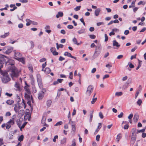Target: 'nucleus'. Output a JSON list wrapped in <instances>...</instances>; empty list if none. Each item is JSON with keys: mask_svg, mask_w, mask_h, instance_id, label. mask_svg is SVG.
I'll return each instance as SVG.
<instances>
[{"mask_svg": "<svg viewBox=\"0 0 146 146\" xmlns=\"http://www.w3.org/2000/svg\"><path fill=\"white\" fill-rule=\"evenodd\" d=\"M81 6H77L74 8V10L76 11H78L80 10Z\"/></svg>", "mask_w": 146, "mask_h": 146, "instance_id": "nucleus-41", "label": "nucleus"}, {"mask_svg": "<svg viewBox=\"0 0 146 146\" xmlns=\"http://www.w3.org/2000/svg\"><path fill=\"white\" fill-rule=\"evenodd\" d=\"M100 137V136L99 135H96V139L97 141H99Z\"/></svg>", "mask_w": 146, "mask_h": 146, "instance_id": "nucleus-53", "label": "nucleus"}, {"mask_svg": "<svg viewBox=\"0 0 146 146\" xmlns=\"http://www.w3.org/2000/svg\"><path fill=\"white\" fill-rule=\"evenodd\" d=\"M58 135H56L54 137V138L53 139V141L54 142H56V139H58Z\"/></svg>", "mask_w": 146, "mask_h": 146, "instance_id": "nucleus-62", "label": "nucleus"}, {"mask_svg": "<svg viewBox=\"0 0 146 146\" xmlns=\"http://www.w3.org/2000/svg\"><path fill=\"white\" fill-rule=\"evenodd\" d=\"M9 34V32L7 33H5V34L3 35H1L0 37L1 38H5L6 37L8 36Z\"/></svg>", "mask_w": 146, "mask_h": 146, "instance_id": "nucleus-33", "label": "nucleus"}, {"mask_svg": "<svg viewBox=\"0 0 146 146\" xmlns=\"http://www.w3.org/2000/svg\"><path fill=\"white\" fill-rule=\"evenodd\" d=\"M63 123V122L62 121H60L57 122L55 125L54 126H57L60 125H62Z\"/></svg>", "mask_w": 146, "mask_h": 146, "instance_id": "nucleus-42", "label": "nucleus"}, {"mask_svg": "<svg viewBox=\"0 0 146 146\" xmlns=\"http://www.w3.org/2000/svg\"><path fill=\"white\" fill-rule=\"evenodd\" d=\"M136 129L135 128H133L131 129V133H132L131 137H136L137 135L135 134Z\"/></svg>", "mask_w": 146, "mask_h": 146, "instance_id": "nucleus-15", "label": "nucleus"}, {"mask_svg": "<svg viewBox=\"0 0 146 146\" xmlns=\"http://www.w3.org/2000/svg\"><path fill=\"white\" fill-rule=\"evenodd\" d=\"M14 62L13 60L11 58H9L6 62V64L11 65L12 66L11 68V71L10 73L12 79L15 80V78L18 77L19 76V73L20 72L14 66Z\"/></svg>", "mask_w": 146, "mask_h": 146, "instance_id": "nucleus-1", "label": "nucleus"}, {"mask_svg": "<svg viewBox=\"0 0 146 146\" xmlns=\"http://www.w3.org/2000/svg\"><path fill=\"white\" fill-rule=\"evenodd\" d=\"M13 106H14V109L16 113H17L18 112L19 110L20 109V107L19 104H14L13 105Z\"/></svg>", "mask_w": 146, "mask_h": 146, "instance_id": "nucleus-11", "label": "nucleus"}, {"mask_svg": "<svg viewBox=\"0 0 146 146\" xmlns=\"http://www.w3.org/2000/svg\"><path fill=\"white\" fill-rule=\"evenodd\" d=\"M14 118H12L6 123V128L7 129H9L11 125H13L15 123Z\"/></svg>", "mask_w": 146, "mask_h": 146, "instance_id": "nucleus-6", "label": "nucleus"}, {"mask_svg": "<svg viewBox=\"0 0 146 146\" xmlns=\"http://www.w3.org/2000/svg\"><path fill=\"white\" fill-rule=\"evenodd\" d=\"M106 66L107 68H108L109 69H110V68L112 67V65L109 64H108L106 65Z\"/></svg>", "mask_w": 146, "mask_h": 146, "instance_id": "nucleus-52", "label": "nucleus"}, {"mask_svg": "<svg viewBox=\"0 0 146 146\" xmlns=\"http://www.w3.org/2000/svg\"><path fill=\"white\" fill-rule=\"evenodd\" d=\"M13 48L12 47H10L8 48L5 51V53L7 54H9L13 50Z\"/></svg>", "mask_w": 146, "mask_h": 146, "instance_id": "nucleus-26", "label": "nucleus"}, {"mask_svg": "<svg viewBox=\"0 0 146 146\" xmlns=\"http://www.w3.org/2000/svg\"><path fill=\"white\" fill-rule=\"evenodd\" d=\"M4 57L5 56L3 55L0 54V66H3V64L5 62Z\"/></svg>", "mask_w": 146, "mask_h": 146, "instance_id": "nucleus-9", "label": "nucleus"}, {"mask_svg": "<svg viewBox=\"0 0 146 146\" xmlns=\"http://www.w3.org/2000/svg\"><path fill=\"white\" fill-rule=\"evenodd\" d=\"M66 141V138H63L60 141V143L61 144H65Z\"/></svg>", "mask_w": 146, "mask_h": 146, "instance_id": "nucleus-31", "label": "nucleus"}, {"mask_svg": "<svg viewBox=\"0 0 146 146\" xmlns=\"http://www.w3.org/2000/svg\"><path fill=\"white\" fill-rule=\"evenodd\" d=\"M113 45L114 46H116V47H119L120 45L119 44V43L115 40H114L113 42Z\"/></svg>", "mask_w": 146, "mask_h": 146, "instance_id": "nucleus-19", "label": "nucleus"}, {"mask_svg": "<svg viewBox=\"0 0 146 146\" xmlns=\"http://www.w3.org/2000/svg\"><path fill=\"white\" fill-rule=\"evenodd\" d=\"M28 112H27L25 116V117H27V119H28L29 120H30L31 118V114L30 113L29 110H28Z\"/></svg>", "mask_w": 146, "mask_h": 146, "instance_id": "nucleus-17", "label": "nucleus"}, {"mask_svg": "<svg viewBox=\"0 0 146 146\" xmlns=\"http://www.w3.org/2000/svg\"><path fill=\"white\" fill-rule=\"evenodd\" d=\"M104 24V23L103 22H100L97 23V25L98 26H100L101 25H103Z\"/></svg>", "mask_w": 146, "mask_h": 146, "instance_id": "nucleus-56", "label": "nucleus"}, {"mask_svg": "<svg viewBox=\"0 0 146 146\" xmlns=\"http://www.w3.org/2000/svg\"><path fill=\"white\" fill-rule=\"evenodd\" d=\"M94 112V111H92V113H90V122H91L92 120V117H93V114Z\"/></svg>", "mask_w": 146, "mask_h": 146, "instance_id": "nucleus-38", "label": "nucleus"}, {"mask_svg": "<svg viewBox=\"0 0 146 146\" xmlns=\"http://www.w3.org/2000/svg\"><path fill=\"white\" fill-rule=\"evenodd\" d=\"M97 98H93L92 99V100L91 101V104H94L95 102L97 101Z\"/></svg>", "mask_w": 146, "mask_h": 146, "instance_id": "nucleus-39", "label": "nucleus"}, {"mask_svg": "<svg viewBox=\"0 0 146 146\" xmlns=\"http://www.w3.org/2000/svg\"><path fill=\"white\" fill-rule=\"evenodd\" d=\"M23 135H22L18 138V140L20 141L21 142L23 140Z\"/></svg>", "mask_w": 146, "mask_h": 146, "instance_id": "nucleus-43", "label": "nucleus"}, {"mask_svg": "<svg viewBox=\"0 0 146 146\" xmlns=\"http://www.w3.org/2000/svg\"><path fill=\"white\" fill-rule=\"evenodd\" d=\"M23 26V25L22 23H20L18 25V27L19 28H22Z\"/></svg>", "mask_w": 146, "mask_h": 146, "instance_id": "nucleus-64", "label": "nucleus"}, {"mask_svg": "<svg viewBox=\"0 0 146 146\" xmlns=\"http://www.w3.org/2000/svg\"><path fill=\"white\" fill-rule=\"evenodd\" d=\"M145 129H143L140 130H137V132H136L137 134H138L140 132L143 133L145 131Z\"/></svg>", "mask_w": 146, "mask_h": 146, "instance_id": "nucleus-40", "label": "nucleus"}, {"mask_svg": "<svg viewBox=\"0 0 146 146\" xmlns=\"http://www.w3.org/2000/svg\"><path fill=\"white\" fill-rule=\"evenodd\" d=\"M50 69L48 67L46 68L44 70V72L46 74H49L50 72Z\"/></svg>", "mask_w": 146, "mask_h": 146, "instance_id": "nucleus-28", "label": "nucleus"}, {"mask_svg": "<svg viewBox=\"0 0 146 146\" xmlns=\"http://www.w3.org/2000/svg\"><path fill=\"white\" fill-rule=\"evenodd\" d=\"M31 44V48H33L35 46V44L34 42L33 41H31L30 42Z\"/></svg>", "mask_w": 146, "mask_h": 146, "instance_id": "nucleus-48", "label": "nucleus"}, {"mask_svg": "<svg viewBox=\"0 0 146 146\" xmlns=\"http://www.w3.org/2000/svg\"><path fill=\"white\" fill-rule=\"evenodd\" d=\"M25 86L24 88L25 90V91L27 92V94H30V91L29 88V86L27 84L26 82H25Z\"/></svg>", "mask_w": 146, "mask_h": 146, "instance_id": "nucleus-13", "label": "nucleus"}, {"mask_svg": "<svg viewBox=\"0 0 146 146\" xmlns=\"http://www.w3.org/2000/svg\"><path fill=\"white\" fill-rule=\"evenodd\" d=\"M20 15H21V18H20L19 17V16L18 15L17 16L18 18V19L19 20H21V21H23V17L24 15V14L23 13H22V14L20 13Z\"/></svg>", "mask_w": 146, "mask_h": 146, "instance_id": "nucleus-44", "label": "nucleus"}, {"mask_svg": "<svg viewBox=\"0 0 146 146\" xmlns=\"http://www.w3.org/2000/svg\"><path fill=\"white\" fill-rule=\"evenodd\" d=\"M52 103V102L50 100H49L47 101L46 102V105L48 107H49L50 106Z\"/></svg>", "mask_w": 146, "mask_h": 146, "instance_id": "nucleus-35", "label": "nucleus"}, {"mask_svg": "<svg viewBox=\"0 0 146 146\" xmlns=\"http://www.w3.org/2000/svg\"><path fill=\"white\" fill-rule=\"evenodd\" d=\"M142 103V101L140 99H139L138 101L137 102V105L139 106H140Z\"/></svg>", "mask_w": 146, "mask_h": 146, "instance_id": "nucleus-45", "label": "nucleus"}, {"mask_svg": "<svg viewBox=\"0 0 146 146\" xmlns=\"http://www.w3.org/2000/svg\"><path fill=\"white\" fill-rule=\"evenodd\" d=\"M29 94H27V93H25V98L28 100V101L27 102V103L30 106H31L30 104L31 101H32L33 103V98L32 96H31L30 97Z\"/></svg>", "mask_w": 146, "mask_h": 146, "instance_id": "nucleus-4", "label": "nucleus"}, {"mask_svg": "<svg viewBox=\"0 0 146 146\" xmlns=\"http://www.w3.org/2000/svg\"><path fill=\"white\" fill-rule=\"evenodd\" d=\"M69 78L72 79L73 78V73L72 72H71L69 73Z\"/></svg>", "mask_w": 146, "mask_h": 146, "instance_id": "nucleus-51", "label": "nucleus"}, {"mask_svg": "<svg viewBox=\"0 0 146 146\" xmlns=\"http://www.w3.org/2000/svg\"><path fill=\"white\" fill-rule=\"evenodd\" d=\"M5 95L11 97L12 96V94H9L7 92H6L5 93Z\"/></svg>", "mask_w": 146, "mask_h": 146, "instance_id": "nucleus-61", "label": "nucleus"}, {"mask_svg": "<svg viewBox=\"0 0 146 146\" xmlns=\"http://www.w3.org/2000/svg\"><path fill=\"white\" fill-rule=\"evenodd\" d=\"M93 90L94 87L92 86L91 85L89 86L87 89L86 94L89 96H90Z\"/></svg>", "mask_w": 146, "mask_h": 146, "instance_id": "nucleus-7", "label": "nucleus"}, {"mask_svg": "<svg viewBox=\"0 0 146 146\" xmlns=\"http://www.w3.org/2000/svg\"><path fill=\"white\" fill-rule=\"evenodd\" d=\"M131 81L128 82L124 84L123 86V88L124 89H126L129 86V83H131Z\"/></svg>", "mask_w": 146, "mask_h": 146, "instance_id": "nucleus-23", "label": "nucleus"}, {"mask_svg": "<svg viewBox=\"0 0 146 146\" xmlns=\"http://www.w3.org/2000/svg\"><path fill=\"white\" fill-rule=\"evenodd\" d=\"M17 60L21 62L23 64H25V58L24 57H20Z\"/></svg>", "mask_w": 146, "mask_h": 146, "instance_id": "nucleus-25", "label": "nucleus"}, {"mask_svg": "<svg viewBox=\"0 0 146 146\" xmlns=\"http://www.w3.org/2000/svg\"><path fill=\"white\" fill-rule=\"evenodd\" d=\"M27 122H24L22 125L20 127V129L21 131V129H22L27 124Z\"/></svg>", "mask_w": 146, "mask_h": 146, "instance_id": "nucleus-46", "label": "nucleus"}, {"mask_svg": "<svg viewBox=\"0 0 146 146\" xmlns=\"http://www.w3.org/2000/svg\"><path fill=\"white\" fill-rule=\"evenodd\" d=\"M91 39H94L96 38V36L94 35H89Z\"/></svg>", "mask_w": 146, "mask_h": 146, "instance_id": "nucleus-54", "label": "nucleus"}, {"mask_svg": "<svg viewBox=\"0 0 146 146\" xmlns=\"http://www.w3.org/2000/svg\"><path fill=\"white\" fill-rule=\"evenodd\" d=\"M99 116L101 118V119H103L104 117L102 113L101 112H100L99 113Z\"/></svg>", "mask_w": 146, "mask_h": 146, "instance_id": "nucleus-49", "label": "nucleus"}, {"mask_svg": "<svg viewBox=\"0 0 146 146\" xmlns=\"http://www.w3.org/2000/svg\"><path fill=\"white\" fill-rule=\"evenodd\" d=\"M56 48L57 49H58L59 48H62L63 47V44H60L59 45L58 43H56Z\"/></svg>", "mask_w": 146, "mask_h": 146, "instance_id": "nucleus-34", "label": "nucleus"}, {"mask_svg": "<svg viewBox=\"0 0 146 146\" xmlns=\"http://www.w3.org/2000/svg\"><path fill=\"white\" fill-rule=\"evenodd\" d=\"M123 113L122 112L120 113V114L118 115V117L119 118H121L123 116Z\"/></svg>", "mask_w": 146, "mask_h": 146, "instance_id": "nucleus-55", "label": "nucleus"}, {"mask_svg": "<svg viewBox=\"0 0 146 146\" xmlns=\"http://www.w3.org/2000/svg\"><path fill=\"white\" fill-rule=\"evenodd\" d=\"M26 21L27 22V23H26V25L27 26H28L30 25L31 24V20H30L28 19H27L26 20Z\"/></svg>", "mask_w": 146, "mask_h": 146, "instance_id": "nucleus-32", "label": "nucleus"}, {"mask_svg": "<svg viewBox=\"0 0 146 146\" xmlns=\"http://www.w3.org/2000/svg\"><path fill=\"white\" fill-rule=\"evenodd\" d=\"M46 119V117L45 116H43L42 117V120L41 121V123L42 124H43V126H46L47 127H48V125L47 124H46L45 122Z\"/></svg>", "mask_w": 146, "mask_h": 146, "instance_id": "nucleus-16", "label": "nucleus"}, {"mask_svg": "<svg viewBox=\"0 0 146 146\" xmlns=\"http://www.w3.org/2000/svg\"><path fill=\"white\" fill-rule=\"evenodd\" d=\"M14 86L15 88V89L16 90L19 91H20L21 90V86L20 85L19 83L18 82H15Z\"/></svg>", "mask_w": 146, "mask_h": 146, "instance_id": "nucleus-10", "label": "nucleus"}, {"mask_svg": "<svg viewBox=\"0 0 146 146\" xmlns=\"http://www.w3.org/2000/svg\"><path fill=\"white\" fill-rule=\"evenodd\" d=\"M52 53H53V54L54 55H55V56L58 55V52H57L56 51V50L55 51H54Z\"/></svg>", "mask_w": 146, "mask_h": 146, "instance_id": "nucleus-63", "label": "nucleus"}, {"mask_svg": "<svg viewBox=\"0 0 146 146\" xmlns=\"http://www.w3.org/2000/svg\"><path fill=\"white\" fill-rule=\"evenodd\" d=\"M46 91L45 89H44L40 91L38 95V98L39 100H40L42 99L44 96V92Z\"/></svg>", "mask_w": 146, "mask_h": 146, "instance_id": "nucleus-8", "label": "nucleus"}, {"mask_svg": "<svg viewBox=\"0 0 146 146\" xmlns=\"http://www.w3.org/2000/svg\"><path fill=\"white\" fill-rule=\"evenodd\" d=\"M72 41L74 44H76L77 45H79L80 44V43L77 42V39L75 37L73 39Z\"/></svg>", "mask_w": 146, "mask_h": 146, "instance_id": "nucleus-30", "label": "nucleus"}, {"mask_svg": "<svg viewBox=\"0 0 146 146\" xmlns=\"http://www.w3.org/2000/svg\"><path fill=\"white\" fill-rule=\"evenodd\" d=\"M15 52V58L17 60L18 59L22 57V55L20 52H16L14 51Z\"/></svg>", "mask_w": 146, "mask_h": 146, "instance_id": "nucleus-12", "label": "nucleus"}, {"mask_svg": "<svg viewBox=\"0 0 146 146\" xmlns=\"http://www.w3.org/2000/svg\"><path fill=\"white\" fill-rule=\"evenodd\" d=\"M2 81L3 83H6L10 81V78L8 73L6 71H4L1 74Z\"/></svg>", "mask_w": 146, "mask_h": 146, "instance_id": "nucleus-2", "label": "nucleus"}, {"mask_svg": "<svg viewBox=\"0 0 146 146\" xmlns=\"http://www.w3.org/2000/svg\"><path fill=\"white\" fill-rule=\"evenodd\" d=\"M139 115L137 114H135L134 115L133 117V119L135 122H137L138 121L139 119Z\"/></svg>", "mask_w": 146, "mask_h": 146, "instance_id": "nucleus-22", "label": "nucleus"}, {"mask_svg": "<svg viewBox=\"0 0 146 146\" xmlns=\"http://www.w3.org/2000/svg\"><path fill=\"white\" fill-rule=\"evenodd\" d=\"M71 123L72 131L74 133L75 132L76 129L75 122L74 121H71Z\"/></svg>", "mask_w": 146, "mask_h": 146, "instance_id": "nucleus-18", "label": "nucleus"}, {"mask_svg": "<svg viewBox=\"0 0 146 146\" xmlns=\"http://www.w3.org/2000/svg\"><path fill=\"white\" fill-rule=\"evenodd\" d=\"M19 1L22 3H26L28 2V0H19Z\"/></svg>", "mask_w": 146, "mask_h": 146, "instance_id": "nucleus-50", "label": "nucleus"}, {"mask_svg": "<svg viewBox=\"0 0 146 146\" xmlns=\"http://www.w3.org/2000/svg\"><path fill=\"white\" fill-rule=\"evenodd\" d=\"M121 134L119 133L117 136L116 140L117 142H118L121 137Z\"/></svg>", "mask_w": 146, "mask_h": 146, "instance_id": "nucleus-27", "label": "nucleus"}, {"mask_svg": "<svg viewBox=\"0 0 146 146\" xmlns=\"http://www.w3.org/2000/svg\"><path fill=\"white\" fill-rule=\"evenodd\" d=\"M73 27V26L71 25H69L67 26V28L69 29H72Z\"/></svg>", "mask_w": 146, "mask_h": 146, "instance_id": "nucleus-60", "label": "nucleus"}, {"mask_svg": "<svg viewBox=\"0 0 146 146\" xmlns=\"http://www.w3.org/2000/svg\"><path fill=\"white\" fill-rule=\"evenodd\" d=\"M104 35L105 37V41L106 42L108 40V37L107 35H106V34H105Z\"/></svg>", "mask_w": 146, "mask_h": 146, "instance_id": "nucleus-58", "label": "nucleus"}, {"mask_svg": "<svg viewBox=\"0 0 146 146\" xmlns=\"http://www.w3.org/2000/svg\"><path fill=\"white\" fill-rule=\"evenodd\" d=\"M64 55L65 56H67L68 57H71L72 58H74L75 59H76V57L72 56L71 55V54L70 53L68 52H65Z\"/></svg>", "mask_w": 146, "mask_h": 146, "instance_id": "nucleus-14", "label": "nucleus"}, {"mask_svg": "<svg viewBox=\"0 0 146 146\" xmlns=\"http://www.w3.org/2000/svg\"><path fill=\"white\" fill-rule=\"evenodd\" d=\"M63 13L62 12H59L56 15V17L57 18H58L60 17H62L63 16Z\"/></svg>", "mask_w": 146, "mask_h": 146, "instance_id": "nucleus-29", "label": "nucleus"}, {"mask_svg": "<svg viewBox=\"0 0 146 146\" xmlns=\"http://www.w3.org/2000/svg\"><path fill=\"white\" fill-rule=\"evenodd\" d=\"M101 10L100 8H98L96 9L95 11V14L96 16H98Z\"/></svg>", "mask_w": 146, "mask_h": 146, "instance_id": "nucleus-21", "label": "nucleus"}, {"mask_svg": "<svg viewBox=\"0 0 146 146\" xmlns=\"http://www.w3.org/2000/svg\"><path fill=\"white\" fill-rule=\"evenodd\" d=\"M14 102V101L12 100H9L6 101V103L9 105H11L13 104Z\"/></svg>", "mask_w": 146, "mask_h": 146, "instance_id": "nucleus-24", "label": "nucleus"}, {"mask_svg": "<svg viewBox=\"0 0 146 146\" xmlns=\"http://www.w3.org/2000/svg\"><path fill=\"white\" fill-rule=\"evenodd\" d=\"M76 141L74 139L73 140L72 143V146H76Z\"/></svg>", "mask_w": 146, "mask_h": 146, "instance_id": "nucleus-47", "label": "nucleus"}, {"mask_svg": "<svg viewBox=\"0 0 146 146\" xmlns=\"http://www.w3.org/2000/svg\"><path fill=\"white\" fill-rule=\"evenodd\" d=\"M123 94L122 92H116L115 93V95L116 96H121Z\"/></svg>", "mask_w": 146, "mask_h": 146, "instance_id": "nucleus-37", "label": "nucleus"}, {"mask_svg": "<svg viewBox=\"0 0 146 146\" xmlns=\"http://www.w3.org/2000/svg\"><path fill=\"white\" fill-rule=\"evenodd\" d=\"M85 30L84 29H82L78 31L77 33L80 34L83 33H84Z\"/></svg>", "mask_w": 146, "mask_h": 146, "instance_id": "nucleus-36", "label": "nucleus"}, {"mask_svg": "<svg viewBox=\"0 0 146 146\" xmlns=\"http://www.w3.org/2000/svg\"><path fill=\"white\" fill-rule=\"evenodd\" d=\"M102 50V47L100 44H99L96 46L95 51L92 56L94 59L97 57L100 54Z\"/></svg>", "mask_w": 146, "mask_h": 146, "instance_id": "nucleus-3", "label": "nucleus"}, {"mask_svg": "<svg viewBox=\"0 0 146 146\" xmlns=\"http://www.w3.org/2000/svg\"><path fill=\"white\" fill-rule=\"evenodd\" d=\"M28 68L31 72H33V68L32 66H29L28 67Z\"/></svg>", "mask_w": 146, "mask_h": 146, "instance_id": "nucleus-59", "label": "nucleus"}, {"mask_svg": "<svg viewBox=\"0 0 146 146\" xmlns=\"http://www.w3.org/2000/svg\"><path fill=\"white\" fill-rule=\"evenodd\" d=\"M133 116V115L132 113L130 114L128 116V118L129 119H131L132 118Z\"/></svg>", "mask_w": 146, "mask_h": 146, "instance_id": "nucleus-57", "label": "nucleus"}, {"mask_svg": "<svg viewBox=\"0 0 146 146\" xmlns=\"http://www.w3.org/2000/svg\"><path fill=\"white\" fill-rule=\"evenodd\" d=\"M136 140V138L135 137H131L130 141V145H133L135 143Z\"/></svg>", "mask_w": 146, "mask_h": 146, "instance_id": "nucleus-20", "label": "nucleus"}, {"mask_svg": "<svg viewBox=\"0 0 146 146\" xmlns=\"http://www.w3.org/2000/svg\"><path fill=\"white\" fill-rule=\"evenodd\" d=\"M36 76L38 86L40 88H42L43 87V85L41 77L39 74H37Z\"/></svg>", "mask_w": 146, "mask_h": 146, "instance_id": "nucleus-5", "label": "nucleus"}]
</instances>
